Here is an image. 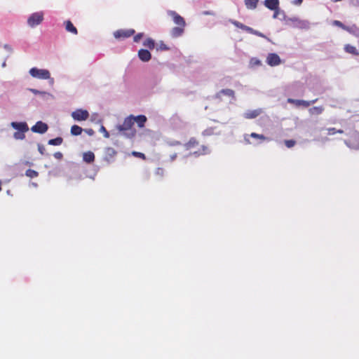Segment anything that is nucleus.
I'll list each match as a JSON object with an SVG mask.
<instances>
[{"instance_id":"16","label":"nucleus","mask_w":359,"mask_h":359,"mask_svg":"<svg viewBox=\"0 0 359 359\" xmlns=\"http://www.w3.org/2000/svg\"><path fill=\"white\" fill-rule=\"evenodd\" d=\"M262 113V109H256L253 110H248L244 114V117L247 119H252L257 117Z\"/></svg>"},{"instance_id":"5","label":"nucleus","mask_w":359,"mask_h":359,"mask_svg":"<svg viewBox=\"0 0 359 359\" xmlns=\"http://www.w3.org/2000/svg\"><path fill=\"white\" fill-rule=\"evenodd\" d=\"M264 4L267 8L275 11L273 18H276L279 9V0H265Z\"/></svg>"},{"instance_id":"6","label":"nucleus","mask_w":359,"mask_h":359,"mask_svg":"<svg viewBox=\"0 0 359 359\" xmlns=\"http://www.w3.org/2000/svg\"><path fill=\"white\" fill-rule=\"evenodd\" d=\"M135 32V30L133 29H118L114 33V36L116 39H125L133 36Z\"/></svg>"},{"instance_id":"48","label":"nucleus","mask_w":359,"mask_h":359,"mask_svg":"<svg viewBox=\"0 0 359 359\" xmlns=\"http://www.w3.org/2000/svg\"><path fill=\"white\" fill-rule=\"evenodd\" d=\"M170 158L171 161H175L177 158V154H173L170 155Z\"/></svg>"},{"instance_id":"4","label":"nucleus","mask_w":359,"mask_h":359,"mask_svg":"<svg viewBox=\"0 0 359 359\" xmlns=\"http://www.w3.org/2000/svg\"><path fill=\"white\" fill-rule=\"evenodd\" d=\"M72 117L76 121H86L89 117V113L87 110L76 109L72 113Z\"/></svg>"},{"instance_id":"19","label":"nucleus","mask_w":359,"mask_h":359,"mask_svg":"<svg viewBox=\"0 0 359 359\" xmlns=\"http://www.w3.org/2000/svg\"><path fill=\"white\" fill-rule=\"evenodd\" d=\"M147 117L144 115L134 116V123L136 122L138 127L143 128L147 122Z\"/></svg>"},{"instance_id":"31","label":"nucleus","mask_w":359,"mask_h":359,"mask_svg":"<svg viewBox=\"0 0 359 359\" xmlns=\"http://www.w3.org/2000/svg\"><path fill=\"white\" fill-rule=\"evenodd\" d=\"M25 175H26V176H27L30 178H35V177H38L39 173H38V172H36L34 170L28 169L26 170Z\"/></svg>"},{"instance_id":"17","label":"nucleus","mask_w":359,"mask_h":359,"mask_svg":"<svg viewBox=\"0 0 359 359\" xmlns=\"http://www.w3.org/2000/svg\"><path fill=\"white\" fill-rule=\"evenodd\" d=\"M199 142L195 137H191L188 142L184 144V147L187 151L191 150L198 146Z\"/></svg>"},{"instance_id":"15","label":"nucleus","mask_w":359,"mask_h":359,"mask_svg":"<svg viewBox=\"0 0 359 359\" xmlns=\"http://www.w3.org/2000/svg\"><path fill=\"white\" fill-rule=\"evenodd\" d=\"M138 57L142 62H148L151 58V53L146 49H140L138 51Z\"/></svg>"},{"instance_id":"13","label":"nucleus","mask_w":359,"mask_h":359,"mask_svg":"<svg viewBox=\"0 0 359 359\" xmlns=\"http://www.w3.org/2000/svg\"><path fill=\"white\" fill-rule=\"evenodd\" d=\"M11 126L18 131L27 132L29 127L25 122H11Z\"/></svg>"},{"instance_id":"34","label":"nucleus","mask_w":359,"mask_h":359,"mask_svg":"<svg viewBox=\"0 0 359 359\" xmlns=\"http://www.w3.org/2000/svg\"><path fill=\"white\" fill-rule=\"evenodd\" d=\"M284 142L287 148H292L296 144V141L294 140H287Z\"/></svg>"},{"instance_id":"47","label":"nucleus","mask_w":359,"mask_h":359,"mask_svg":"<svg viewBox=\"0 0 359 359\" xmlns=\"http://www.w3.org/2000/svg\"><path fill=\"white\" fill-rule=\"evenodd\" d=\"M30 91H32L35 95L41 93V92H40L39 90H36V89H30Z\"/></svg>"},{"instance_id":"10","label":"nucleus","mask_w":359,"mask_h":359,"mask_svg":"<svg viewBox=\"0 0 359 359\" xmlns=\"http://www.w3.org/2000/svg\"><path fill=\"white\" fill-rule=\"evenodd\" d=\"M266 63L271 67L279 65L281 60L276 53H269L266 57Z\"/></svg>"},{"instance_id":"14","label":"nucleus","mask_w":359,"mask_h":359,"mask_svg":"<svg viewBox=\"0 0 359 359\" xmlns=\"http://www.w3.org/2000/svg\"><path fill=\"white\" fill-rule=\"evenodd\" d=\"M210 152V149L206 145H201L197 151L190 153V155H193L196 157L200 156L207 155Z\"/></svg>"},{"instance_id":"35","label":"nucleus","mask_w":359,"mask_h":359,"mask_svg":"<svg viewBox=\"0 0 359 359\" xmlns=\"http://www.w3.org/2000/svg\"><path fill=\"white\" fill-rule=\"evenodd\" d=\"M250 136L253 138L259 139L261 140H265L266 137L263 135H259L255 133H252Z\"/></svg>"},{"instance_id":"46","label":"nucleus","mask_w":359,"mask_h":359,"mask_svg":"<svg viewBox=\"0 0 359 359\" xmlns=\"http://www.w3.org/2000/svg\"><path fill=\"white\" fill-rule=\"evenodd\" d=\"M172 146L181 145V142L180 141H175L170 144Z\"/></svg>"},{"instance_id":"43","label":"nucleus","mask_w":359,"mask_h":359,"mask_svg":"<svg viewBox=\"0 0 359 359\" xmlns=\"http://www.w3.org/2000/svg\"><path fill=\"white\" fill-rule=\"evenodd\" d=\"M38 150L40 152L41 154H44V151H45V148L43 145L41 144H39L38 145Z\"/></svg>"},{"instance_id":"23","label":"nucleus","mask_w":359,"mask_h":359,"mask_svg":"<svg viewBox=\"0 0 359 359\" xmlns=\"http://www.w3.org/2000/svg\"><path fill=\"white\" fill-rule=\"evenodd\" d=\"M324 111V108L322 106L320 107H313L309 109V112L311 115H320Z\"/></svg>"},{"instance_id":"38","label":"nucleus","mask_w":359,"mask_h":359,"mask_svg":"<svg viewBox=\"0 0 359 359\" xmlns=\"http://www.w3.org/2000/svg\"><path fill=\"white\" fill-rule=\"evenodd\" d=\"M231 23H232L233 25H235L236 27L240 28V29H243V30L244 29V28H245V25H243V23L240 22H238V21H236V20H233V21H231Z\"/></svg>"},{"instance_id":"44","label":"nucleus","mask_w":359,"mask_h":359,"mask_svg":"<svg viewBox=\"0 0 359 359\" xmlns=\"http://www.w3.org/2000/svg\"><path fill=\"white\" fill-rule=\"evenodd\" d=\"M254 35H256V36H260V37H262V38H266L265 35L261 32H259V31H257L255 29L254 31Z\"/></svg>"},{"instance_id":"7","label":"nucleus","mask_w":359,"mask_h":359,"mask_svg":"<svg viewBox=\"0 0 359 359\" xmlns=\"http://www.w3.org/2000/svg\"><path fill=\"white\" fill-rule=\"evenodd\" d=\"M318 99H315L311 101H306L303 100H295L292 98H288L287 102L290 104H293L297 107L303 106L304 107H309L311 104H314Z\"/></svg>"},{"instance_id":"45","label":"nucleus","mask_w":359,"mask_h":359,"mask_svg":"<svg viewBox=\"0 0 359 359\" xmlns=\"http://www.w3.org/2000/svg\"><path fill=\"white\" fill-rule=\"evenodd\" d=\"M202 14L205 15H215L214 12H212V11H203L202 13Z\"/></svg>"},{"instance_id":"41","label":"nucleus","mask_w":359,"mask_h":359,"mask_svg":"<svg viewBox=\"0 0 359 359\" xmlns=\"http://www.w3.org/2000/svg\"><path fill=\"white\" fill-rule=\"evenodd\" d=\"M53 156L56 159H58V160L62 159L63 157V154L60 151H57V152L54 153Z\"/></svg>"},{"instance_id":"18","label":"nucleus","mask_w":359,"mask_h":359,"mask_svg":"<svg viewBox=\"0 0 359 359\" xmlns=\"http://www.w3.org/2000/svg\"><path fill=\"white\" fill-rule=\"evenodd\" d=\"M184 27L182 26H177L173 27L170 31V34L172 37L177 38L182 35L184 32Z\"/></svg>"},{"instance_id":"8","label":"nucleus","mask_w":359,"mask_h":359,"mask_svg":"<svg viewBox=\"0 0 359 359\" xmlns=\"http://www.w3.org/2000/svg\"><path fill=\"white\" fill-rule=\"evenodd\" d=\"M117 154V151L112 147H107L104 151V161L107 163H111L114 161L115 156Z\"/></svg>"},{"instance_id":"37","label":"nucleus","mask_w":359,"mask_h":359,"mask_svg":"<svg viewBox=\"0 0 359 359\" xmlns=\"http://www.w3.org/2000/svg\"><path fill=\"white\" fill-rule=\"evenodd\" d=\"M333 25H336L343 29L348 30V28L341 22H340L339 20H334Z\"/></svg>"},{"instance_id":"3","label":"nucleus","mask_w":359,"mask_h":359,"mask_svg":"<svg viewBox=\"0 0 359 359\" xmlns=\"http://www.w3.org/2000/svg\"><path fill=\"white\" fill-rule=\"evenodd\" d=\"M29 74L32 77L40 79H48L50 77V74L47 69H40L36 67L30 69Z\"/></svg>"},{"instance_id":"9","label":"nucleus","mask_w":359,"mask_h":359,"mask_svg":"<svg viewBox=\"0 0 359 359\" xmlns=\"http://www.w3.org/2000/svg\"><path fill=\"white\" fill-rule=\"evenodd\" d=\"M168 14L170 17L172 18V20H173L174 22L177 26H182V27H185L186 26V22H185L184 19L181 15H180L177 12H175L174 11H169L168 12Z\"/></svg>"},{"instance_id":"12","label":"nucleus","mask_w":359,"mask_h":359,"mask_svg":"<svg viewBox=\"0 0 359 359\" xmlns=\"http://www.w3.org/2000/svg\"><path fill=\"white\" fill-rule=\"evenodd\" d=\"M223 95H226L229 97H231L233 100L235 99V93L231 89L226 88L221 90L220 91L216 93L215 98L222 100Z\"/></svg>"},{"instance_id":"11","label":"nucleus","mask_w":359,"mask_h":359,"mask_svg":"<svg viewBox=\"0 0 359 359\" xmlns=\"http://www.w3.org/2000/svg\"><path fill=\"white\" fill-rule=\"evenodd\" d=\"M48 125L42 121H37L31 128L32 131L36 133L43 134L48 130Z\"/></svg>"},{"instance_id":"33","label":"nucleus","mask_w":359,"mask_h":359,"mask_svg":"<svg viewBox=\"0 0 359 359\" xmlns=\"http://www.w3.org/2000/svg\"><path fill=\"white\" fill-rule=\"evenodd\" d=\"M25 133L26 132L17 131L14 133L13 137L15 140H24L25 138Z\"/></svg>"},{"instance_id":"26","label":"nucleus","mask_w":359,"mask_h":359,"mask_svg":"<svg viewBox=\"0 0 359 359\" xmlns=\"http://www.w3.org/2000/svg\"><path fill=\"white\" fill-rule=\"evenodd\" d=\"M143 45L149 48L150 50H152L155 47V41L151 38H147L143 43Z\"/></svg>"},{"instance_id":"20","label":"nucleus","mask_w":359,"mask_h":359,"mask_svg":"<svg viewBox=\"0 0 359 359\" xmlns=\"http://www.w3.org/2000/svg\"><path fill=\"white\" fill-rule=\"evenodd\" d=\"M83 160L87 163H91L95 161V154L92 151H87L83 154Z\"/></svg>"},{"instance_id":"49","label":"nucleus","mask_w":359,"mask_h":359,"mask_svg":"<svg viewBox=\"0 0 359 359\" xmlns=\"http://www.w3.org/2000/svg\"><path fill=\"white\" fill-rule=\"evenodd\" d=\"M302 1L303 0H295L294 1V4H296V5H299V4H301L302 3Z\"/></svg>"},{"instance_id":"28","label":"nucleus","mask_w":359,"mask_h":359,"mask_svg":"<svg viewBox=\"0 0 359 359\" xmlns=\"http://www.w3.org/2000/svg\"><path fill=\"white\" fill-rule=\"evenodd\" d=\"M215 128L210 127V128H208L205 130H204L202 132V135L203 136H211V135H213L215 134Z\"/></svg>"},{"instance_id":"27","label":"nucleus","mask_w":359,"mask_h":359,"mask_svg":"<svg viewBox=\"0 0 359 359\" xmlns=\"http://www.w3.org/2000/svg\"><path fill=\"white\" fill-rule=\"evenodd\" d=\"M63 142V139L60 137L51 139L48 141V144L58 146L60 145Z\"/></svg>"},{"instance_id":"32","label":"nucleus","mask_w":359,"mask_h":359,"mask_svg":"<svg viewBox=\"0 0 359 359\" xmlns=\"http://www.w3.org/2000/svg\"><path fill=\"white\" fill-rule=\"evenodd\" d=\"M344 133V130H337L336 128H330L327 129V135H334L336 133H339V134H342Z\"/></svg>"},{"instance_id":"22","label":"nucleus","mask_w":359,"mask_h":359,"mask_svg":"<svg viewBox=\"0 0 359 359\" xmlns=\"http://www.w3.org/2000/svg\"><path fill=\"white\" fill-rule=\"evenodd\" d=\"M65 29L67 32H71L74 34H77V29L74 26L70 20L65 22Z\"/></svg>"},{"instance_id":"24","label":"nucleus","mask_w":359,"mask_h":359,"mask_svg":"<svg viewBox=\"0 0 359 359\" xmlns=\"http://www.w3.org/2000/svg\"><path fill=\"white\" fill-rule=\"evenodd\" d=\"M344 50L346 53H351L354 55H358L359 52L356 48L352 45L346 44L344 47Z\"/></svg>"},{"instance_id":"25","label":"nucleus","mask_w":359,"mask_h":359,"mask_svg":"<svg viewBox=\"0 0 359 359\" xmlns=\"http://www.w3.org/2000/svg\"><path fill=\"white\" fill-rule=\"evenodd\" d=\"M82 131V128L77 125H74L71 128V134L72 135H79L81 134Z\"/></svg>"},{"instance_id":"1","label":"nucleus","mask_w":359,"mask_h":359,"mask_svg":"<svg viewBox=\"0 0 359 359\" xmlns=\"http://www.w3.org/2000/svg\"><path fill=\"white\" fill-rule=\"evenodd\" d=\"M134 124V116L130 115L124 119L122 124L117 126V129L126 137L133 138L136 134Z\"/></svg>"},{"instance_id":"51","label":"nucleus","mask_w":359,"mask_h":359,"mask_svg":"<svg viewBox=\"0 0 359 359\" xmlns=\"http://www.w3.org/2000/svg\"><path fill=\"white\" fill-rule=\"evenodd\" d=\"M1 191V181L0 180V191Z\"/></svg>"},{"instance_id":"39","label":"nucleus","mask_w":359,"mask_h":359,"mask_svg":"<svg viewBox=\"0 0 359 359\" xmlns=\"http://www.w3.org/2000/svg\"><path fill=\"white\" fill-rule=\"evenodd\" d=\"M143 35H144L143 33H139V34H136L133 37V41L136 43H138L141 40V39L143 37Z\"/></svg>"},{"instance_id":"29","label":"nucleus","mask_w":359,"mask_h":359,"mask_svg":"<svg viewBox=\"0 0 359 359\" xmlns=\"http://www.w3.org/2000/svg\"><path fill=\"white\" fill-rule=\"evenodd\" d=\"M156 50L161 51H166L169 50L170 48L163 41H161L157 45Z\"/></svg>"},{"instance_id":"40","label":"nucleus","mask_w":359,"mask_h":359,"mask_svg":"<svg viewBox=\"0 0 359 359\" xmlns=\"http://www.w3.org/2000/svg\"><path fill=\"white\" fill-rule=\"evenodd\" d=\"M100 130L104 133V137H106V138L109 137V132L106 130V128L103 126H101Z\"/></svg>"},{"instance_id":"42","label":"nucleus","mask_w":359,"mask_h":359,"mask_svg":"<svg viewBox=\"0 0 359 359\" xmlns=\"http://www.w3.org/2000/svg\"><path fill=\"white\" fill-rule=\"evenodd\" d=\"M243 30L247 32H248V33H250V34H254V31H255V29H253L252 27H250L246 26V25H245V27Z\"/></svg>"},{"instance_id":"30","label":"nucleus","mask_w":359,"mask_h":359,"mask_svg":"<svg viewBox=\"0 0 359 359\" xmlns=\"http://www.w3.org/2000/svg\"><path fill=\"white\" fill-rule=\"evenodd\" d=\"M249 65H250V67H255L257 66H260L262 65V62L257 57H252L250 60Z\"/></svg>"},{"instance_id":"36","label":"nucleus","mask_w":359,"mask_h":359,"mask_svg":"<svg viewBox=\"0 0 359 359\" xmlns=\"http://www.w3.org/2000/svg\"><path fill=\"white\" fill-rule=\"evenodd\" d=\"M132 155L135 156V157H137V158H142L143 160H145L146 159V156L144 155V154L143 153H141V152H138V151H133L132 152Z\"/></svg>"},{"instance_id":"21","label":"nucleus","mask_w":359,"mask_h":359,"mask_svg":"<svg viewBox=\"0 0 359 359\" xmlns=\"http://www.w3.org/2000/svg\"><path fill=\"white\" fill-rule=\"evenodd\" d=\"M259 0H245V5L248 9L254 10L257 8Z\"/></svg>"},{"instance_id":"2","label":"nucleus","mask_w":359,"mask_h":359,"mask_svg":"<svg viewBox=\"0 0 359 359\" xmlns=\"http://www.w3.org/2000/svg\"><path fill=\"white\" fill-rule=\"evenodd\" d=\"M43 20V12H36L32 13L27 19V24L31 27H34L42 22Z\"/></svg>"},{"instance_id":"50","label":"nucleus","mask_w":359,"mask_h":359,"mask_svg":"<svg viewBox=\"0 0 359 359\" xmlns=\"http://www.w3.org/2000/svg\"><path fill=\"white\" fill-rule=\"evenodd\" d=\"M87 133L89 134V135H93V130L92 129H89Z\"/></svg>"}]
</instances>
